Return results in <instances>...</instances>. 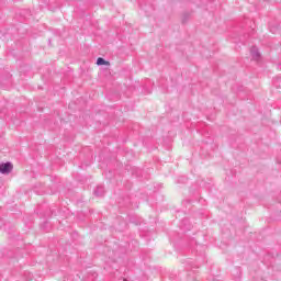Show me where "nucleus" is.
Listing matches in <instances>:
<instances>
[{
    "instance_id": "obj_3",
    "label": "nucleus",
    "mask_w": 281,
    "mask_h": 281,
    "mask_svg": "<svg viewBox=\"0 0 281 281\" xmlns=\"http://www.w3.org/2000/svg\"><path fill=\"white\" fill-rule=\"evenodd\" d=\"M94 195L95 196H104V187L98 186L97 189L94 190Z\"/></svg>"
},
{
    "instance_id": "obj_1",
    "label": "nucleus",
    "mask_w": 281,
    "mask_h": 281,
    "mask_svg": "<svg viewBox=\"0 0 281 281\" xmlns=\"http://www.w3.org/2000/svg\"><path fill=\"white\" fill-rule=\"evenodd\" d=\"M12 162H2L0 164V173L1 175H10L12 172Z\"/></svg>"
},
{
    "instance_id": "obj_2",
    "label": "nucleus",
    "mask_w": 281,
    "mask_h": 281,
    "mask_svg": "<svg viewBox=\"0 0 281 281\" xmlns=\"http://www.w3.org/2000/svg\"><path fill=\"white\" fill-rule=\"evenodd\" d=\"M250 56H251L252 60H257V61L260 60L261 55H260V50L258 49L257 46H252L250 48Z\"/></svg>"
},
{
    "instance_id": "obj_4",
    "label": "nucleus",
    "mask_w": 281,
    "mask_h": 281,
    "mask_svg": "<svg viewBox=\"0 0 281 281\" xmlns=\"http://www.w3.org/2000/svg\"><path fill=\"white\" fill-rule=\"evenodd\" d=\"M97 65H99V66H102V65H109V61H106L104 58H102V57H99L98 59H97Z\"/></svg>"
}]
</instances>
